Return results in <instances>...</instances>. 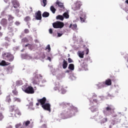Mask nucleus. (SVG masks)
<instances>
[{
	"instance_id": "f257e3e1",
	"label": "nucleus",
	"mask_w": 128,
	"mask_h": 128,
	"mask_svg": "<svg viewBox=\"0 0 128 128\" xmlns=\"http://www.w3.org/2000/svg\"><path fill=\"white\" fill-rule=\"evenodd\" d=\"M52 26L54 28H62L64 26V24L62 22L57 21L52 24Z\"/></svg>"
},
{
	"instance_id": "f03ea898",
	"label": "nucleus",
	"mask_w": 128,
	"mask_h": 128,
	"mask_svg": "<svg viewBox=\"0 0 128 128\" xmlns=\"http://www.w3.org/2000/svg\"><path fill=\"white\" fill-rule=\"evenodd\" d=\"M12 4L13 7L16 8L14 11L16 14H18L20 12V10L17 8H20V2H18V0H13L12 1Z\"/></svg>"
},
{
	"instance_id": "7ed1b4c3",
	"label": "nucleus",
	"mask_w": 128,
	"mask_h": 128,
	"mask_svg": "<svg viewBox=\"0 0 128 128\" xmlns=\"http://www.w3.org/2000/svg\"><path fill=\"white\" fill-rule=\"evenodd\" d=\"M42 108L44 110H48V112H52V110H50V104L48 103H46L43 106H42Z\"/></svg>"
},
{
	"instance_id": "20e7f679",
	"label": "nucleus",
	"mask_w": 128,
	"mask_h": 128,
	"mask_svg": "<svg viewBox=\"0 0 128 128\" xmlns=\"http://www.w3.org/2000/svg\"><path fill=\"white\" fill-rule=\"evenodd\" d=\"M26 94H34V88L30 86H28L25 90H24Z\"/></svg>"
},
{
	"instance_id": "39448f33",
	"label": "nucleus",
	"mask_w": 128,
	"mask_h": 128,
	"mask_svg": "<svg viewBox=\"0 0 128 128\" xmlns=\"http://www.w3.org/2000/svg\"><path fill=\"white\" fill-rule=\"evenodd\" d=\"M78 108L76 107H71L70 109H68L67 111L68 114H74V112H76Z\"/></svg>"
},
{
	"instance_id": "423d86ee",
	"label": "nucleus",
	"mask_w": 128,
	"mask_h": 128,
	"mask_svg": "<svg viewBox=\"0 0 128 128\" xmlns=\"http://www.w3.org/2000/svg\"><path fill=\"white\" fill-rule=\"evenodd\" d=\"M36 18L37 20H42V12L38 10L36 14Z\"/></svg>"
},
{
	"instance_id": "0eeeda50",
	"label": "nucleus",
	"mask_w": 128,
	"mask_h": 128,
	"mask_svg": "<svg viewBox=\"0 0 128 128\" xmlns=\"http://www.w3.org/2000/svg\"><path fill=\"white\" fill-rule=\"evenodd\" d=\"M106 112H114V108L112 105H108V106L105 108Z\"/></svg>"
},
{
	"instance_id": "6e6552de",
	"label": "nucleus",
	"mask_w": 128,
	"mask_h": 128,
	"mask_svg": "<svg viewBox=\"0 0 128 128\" xmlns=\"http://www.w3.org/2000/svg\"><path fill=\"white\" fill-rule=\"evenodd\" d=\"M38 102L40 104L41 106H43L44 104H46V98L44 97L41 99H38Z\"/></svg>"
},
{
	"instance_id": "1a4fd4ad",
	"label": "nucleus",
	"mask_w": 128,
	"mask_h": 128,
	"mask_svg": "<svg viewBox=\"0 0 128 128\" xmlns=\"http://www.w3.org/2000/svg\"><path fill=\"white\" fill-rule=\"evenodd\" d=\"M56 87L54 88V90H62V86H60V83L58 82L56 84Z\"/></svg>"
},
{
	"instance_id": "9d476101",
	"label": "nucleus",
	"mask_w": 128,
	"mask_h": 128,
	"mask_svg": "<svg viewBox=\"0 0 128 128\" xmlns=\"http://www.w3.org/2000/svg\"><path fill=\"white\" fill-rule=\"evenodd\" d=\"M32 82L34 84H38L40 82V79L38 77H34L32 79Z\"/></svg>"
},
{
	"instance_id": "9b49d317",
	"label": "nucleus",
	"mask_w": 128,
	"mask_h": 128,
	"mask_svg": "<svg viewBox=\"0 0 128 128\" xmlns=\"http://www.w3.org/2000/svg\"><path fill=\"white\" fill-rule=\"evenodd\" d=\"M0 24L2 26H6V24H8V20L6 18H2L0 21Z\"/></svg>"
},
{
	"instance_id": "f8f14e48",
	"label": "nucleus",
	"mask_w": 128,
	"mask_h": 128,
	"mask_svg": "<svg viewBox=\"0 0 128 128\" xmlns=\"http://www.w3.org/2000/svg\"><path fill=\"white\" fill-rule=\"evenodd\" d=\"M56 4L60 8H64V3H62V2L57 0L56 2Z\"/></svg>"
},
{
	"instance_id": "ddd939ff",
	"label": "nucleus",
	"mask_w": 128,
	"mask_h": 128,
	"mask_svg": "<svg viewBox=\"0 0 128 128\" xmlns=\"http://www.w3.org/2000/svg\"><path fill=\"white\" fill-rule=\"evenodd\" d=\"M10 52H4L2 54V56L4 60H6L8 56H10Z\"/></svg>"
},
{
	"instance_id": "4468645a",
	"label": "nucleus",
	"mask_w": 128,
	"mask_h": 128,
	"mask_svg": "<svg viewBox=\"0 0 128 128\" xmlns=\"http://www.w3.org/2000/svg\"><path fill=\"white\" fill-rule=\"evenodd\" d=\"M10 63H8V62H6L4 60H2L1 62H0V66H8Z\"/></svg>"
},
{
	"instance_id": "2eb2a0df",
	"label": "nucleus",
	"mask_w": 128,
	"mask_h": 128,
	"mask_svg": "<svg viewBox=\"0 0 128 128\" xmlns=\"http://www.w3.org/2000/svg\"><path fill=\"white\" fill-rule=\"evenodd\" d=\"M104 84L106 86H112V80L108 78L104 82Z\"/></svg>"
},
{
	"instance_id": "dca6fc26",
	"label": "nucleus",
	"mask_w": 128,
	"mask_h": 128,
	"mask_svg": "<svg viewBox=\"0 0 128 128\" xmlns=\"http://www.w3.org/2000/svg\"><path fill=\"white\" fill-rule=\"evenodd\" d=\"M68 62L66 60H64L62 62V68L66 69L68 68Z\"/></svg>"
},
{
	"instance_id": "f3484780",
	"label": "nucleus",
	"mask_w": 128,
	"mask_h": 128,
	"mask_svg": "<svg viewBox=\"0 0 128 128\" xmlns=\"http://www.w3.org/2000/svg\"><path fill=\"white\" fill-rule=\"evenodd\" d=\"M21 115H22V113H20L18 109H16L15 110L14 116H16V118H18V116H21Z\"/></svg>"
},
{
	"instance_id": "a211bd4d",
	"label": "nucleus",
	"mask_w": 128,
	"mask_h": 128,
	"mask_svg": "<svg viewBox=\"0 0 128 128\" xmlns=\"http://www.w3.org/2000/svg\"><path fill=\"white\" fill-rule=\"evenodd\" d=\"M69 28H72V30H76V28H78V25H76V24H70V25Z\"/></svg>"
},
{
	"instance_id": "6ab92c4d",
	"label": "nucleus",
	"mask_w": 128,
	"mask_h": 128,
	"mask_svg": "<svg viewBox=\"0 0 128 128\" xmlns=\"http://www.w3.org/2000/svg\"><path fill=\"white\" fill-rule=\"evenodd\" d=\"M90 110L92 112H98V108L96 106H92L90 108Z\"/></svg>"
},
{
	"instance_id": "aec40b11",
	"label": "nucleus",
	"mask_w": 128,
	"mask_h": 128,
	"mask_svg": "<svg viewBox=\"0 0 128 128\" xmlns=\"http://www.w3.org/2000/svg\"><path fill=\"white\" fill-rule=\"evenodd\" d=\"M14 56L10 54L9 56L8 57V58H7V60H8V62H12L14 60Z\"/></svg>"
},
{
	"instance_id": "412c9836",
	"label": "nucleus",
	"mask_w": 128,
	"mask_h": 128,
	"mask_svg": "<svg viewBox=\"0 0 128 128\" xmlns=\"http://www.w3.org/2000/svg\"><path fill=\"white\" fill-rule=\"evenodd\" d=\"M60 106H62V108H66L68 106H70V104H66V103H64V102H62V103H61L60 104Z\"/></svg>"
},
{
	"instance_id": "4be33fe9",
	"label": "nucleus",
	"mask_w": 128,
	"mask_h": 128,
	"mask_svg": "<svg viewBox=\"0 0 128 128\" xmlns=\"http://www.w3.org/2000/svg\"><path fill=\"white\" fill-rule=\"evenodd\" d=\"M42 16L43 18H48V16H50V13L48 12H44L42 14Z\"/></svg>"
},
{
	"instance_id": "5701e85b",
	"label": "nucleus",
	"mask_w": 128,
	"mask_h": 128,
	"mask_svg": "<svg viewBox=\"0 0 128 128\" xmlns=\"http://www.w3.org/2000/svg\"><path fill=\"white\" fill-rule=\"evenodd\" d=\"M68 68L70 70H74V65L73 64H70Z\"/></svg>"
},
{
	"instance_id": "b1692460",
	"label": "nucleus",
	"mask_w": 128,
	"mask_h": 128,
	"mask_svg": "<svg viewBox=\"0 0 128 128\" xmlns=\"http://www.w3.org/2000/svg\"><path fill=\"white\" fill-rule=\"evenodd\" d=\"M108 122V118H103L102 120H100V124H106Z\"/></svg>"
},
{
	"instance_id": "393cba45",
	"label": "nucleus",
	"mask_w": 128,
	"mask_h": 128,
	"mask_svg": "<svg viewBox=\"0 0 128 128\" xmlns=\"http://www.w3.org/2000/svg\"><path fill=\"white\" fill-rule=\"evenodd\" d=\"M82 4H80V2H78L76 3V8L74 9V10H80Z\"/></svg>"
},
{
	"instance_id": "a878e982",
	"label": "nucleus",
	"mask_w": 128,
	"mask_h": 128,
	"mask_svg": "<svg viewBox=\"0 0 128 128\" xmlns=\"http://www.w3.org/2000/svg\"><path fill=\"white\" fill-rule=\"evenodd\" d=\"M80 20L81 22H84L86 21V15H82V16H80Z\"/></svg>"
},
{
	"instance_id": "bb28decb",
	"label": "nucleus",
	"mask_w": 128,
	"mask_h": 128,
	"mask_svg": "<svg viewBox=\"0 0 128 128\" xmlns=\"http://www.w3.org/2000/svg\"><path fill=\"white\" fill-rule=\"evenodd\" d=\"M97 86L98 88H102L104 86V83H98L97 84Z\"/></svg>"
},
{
	"instance_id": "cd10ccee",
	"label": "nucleus",
	"mask_w": 128,
	"mask_h": 128,
	"mask_svg": "<svg viewBox=\"0 0 128 128\" xmlns=\"http://www.w3.org/2000/svg\"><path fill=\"white\" fill-rule=\"evenodd\" d=\"M50 10L52 12V14H56V9L54 6L50 7Z\"/></svg>"
},
{
	"instance_id": "c85d7f7f",
	"label": "nucleus",
	"mask_w": 128,
	"mask_h": 128,
	"mask_svg": "<svg viewBox=\"0 0 128 128\" xmlns=\"http://www.w3.org/2000/svg\"><path fill=\"white\" fill-rule=\"evenodd\" d=\"M56 20H64V16L61 15H58L56 17Z\"/></svg>"
},
{
	"instance_id": "c756f323",
	"label": "nucleus",
	"mask_w": 128,
	"mask_h": 128,
	"mask_svg": "<svg viewBox=\"0 0 128 128\" xmlns=\"http://www.w3.org/2000/svg\"><path fill=\"white\" fill-rule=\"evenodd\" d=\"M13 102H20V99L18 98H14L12 99Z\"/></svg>"
},
{
	"instance_id": "7c9ffc66",
	"label": "nucleus",
	"mask_w": 128,
	"mask_h": 128,
	"mask_svg": "<svg viewBox=\"0 0 128 128\" xmlns=\"http://www.w3.org/2000/svg\"><path fill=\"white\" fill-rule=\"evenodd\" d=\"M51 50L52 49L50 48V44H48L45 48V50H46L48 52H50Z\"/></svg>"
},
{
	"instance_id": "2f4dec72",
	"label": "nucleus",
	"mask_w": 128,
	"mask_h": 128,
	"mask_svg": "<svg viewBox=\"0 0 128 128\" xmlns=\"http://www.w3.org/2000/svg\"><path fill=\"white\" fill-rule=\"evenodd\" d=\"M63 17L65 18H70V15L68 12H65L63 14Z\"/></svg>"
},
{
	"instance_id": "473e14b6",
	"label": "nucleus",
	"mask_w": 128,
	"mask_h": 128,
	"mask_svg": "<svg viewBox=\"0 0 128 128\" xmlns=\"http://www.w3.org/2000/svg\"><path fill=\"white\" fill-rule=\"evenodd\" d=\"M30 124V121L27 120L26 122H24L23 126H28V124Z\"/></svg>"
},
{
	"instance_id": "72a5a7b5",
	"label": "nucleus",
	"mask_w": 128,
	"mask_h": 128,
	"mask_svg": "<svg viewBox=\"0 0 128 128\" xmlns=\"http://www.w3.org/2000/svg\"><path fill=\"white\" fill-rule=\"evenodd\" d=\"M14 18V16H12V15H9L8 18V22H13Z\"/></svg>"
},
{
	"instance_id": "f704fd0d",
	"label": "nucleus",
	"mask_w": 128,
	"mask_h": 128,
	"mask_svg": "<svg viewBox=\"0 0 128 128\" xmlns=\"http://www.w3.org/2000/svg\"><path fill=\"white\" fill-rule=\"evenodd\" d=\"M16 84L18 86H22V80H18V81H16Z\"/></svg>"
},
{
	"instance_id": "c9c22d12",
	"label": "nucleus",
	"mask_w": 128,
	"mask_h": 128,
	"mask_svg": "<svg viewBox=\"0 0 128 128\" xmlns=\"http://www.w3.org/2000/svg\"><path fill=\"white\" fill-rule=\"evenodd\" d=\"M6 102H12V99H10V95L6 96Z\"/></svg>"
},
{
	"instance_id": "e433bc0d",
	"label": "nucleus",
	"mask_w": 128,
	"mask_h": 128,
	"mask_svg": "<svg viewBox=\"0 0 128 128\" xmlns=\"http://www.w3.org/2000/svg\"><path fill=\"white\" fill-rule=\"evenodd\" d=\"M84 52H80L78 53V56H80V58H84Z\"/></svg>"
},
{
	"instance_id": "4c0bfd02",
	"label": "nucleus",
	"mask_w": 128,
	"mask_h": 128,
	"mask_svg": "<svg viewBox=\"0 0 128 128\" xmlns=\"http://www.w3.org/2000/svg\"><path fill=\"white\" fill-rule=\"evenodd\" d=\"M24 20L25 22H30V16H26L24 18Z\"/></svg>"
},
{
	"instance_id": "58836bf2",
	"label": "nucleus",
	"mask_w": 128,
	"mask_h": 128,
	"mask_svg": "<svg viewBox=\"0 0 128 128\" xmlns=\"http://www.w3.org/2000/svg\"><path fill=\"white\" fill-rule=\"evenodd\" d=\"M14 106H11L10 108V112H14Z\"/></svg>"
},
{
	"instance_id": "ea45409f",
	"label": "nucleus",
	"mask_w": 128,
	"mask_h": 128,
	"mask_svg": "<svg viewBox=\"0 0 128 128\" xmlns=\"http://www.w3.org/2000/svg\"><path fill=\"white\" fill-rule=\"evenodd\" d=\"M12 92L14 94V96H18V92L16 90V89H14L12 91Z\"/></svg>"
},
{
	"instance_id": "a19ab883",
	"label": "nucleus",
	"mask_w": 128,
	"mask_h": 128,
	"mask_svg": "<svg viewBox=\"0 0 128 128\" xmlns=\"http://www.w3.org/2000/svg\"><path fill=\"white\" fill-rule=\"evenodd\" d=\"M68 62L69 64H70L72 62H74V60L70 58H68Z\"/></svg>"
},
{
	"instance_id": "79ce46f5",
	"label": "nucleus",
	"mask_w": 128,
	"mask_h": 128,
	"mask_svg": "<svg viewBox=\"0 0 128 128\" xmlns=\"http://www.w3.org/2000/svg\"><path fill=\"white\" fill-rule=\"evenodd\" d=\"M22 42H28V40L26 38H24L22 39Z\"/></svg>"
},
{
	"instance_id": "37998d69",
	"label": "nucleus",
	"mask_w": 128,
	"mask_h": 128,
	"mask_svg": "<svg viewBox=\"0 0 128 128\" xmlns=\"http://www.w3.org/2000/svg\"><path fill=\"white\" fill-rule=\"evenodd\" d=\"M58 38H60V36H62V32H61L60 33V32H58Z\"/></svg>"
},
{
	"instance_id": "c03bdc74",
	"label": "nucleus",
	"mask_w": 128,
	"mask_h": 128,
	"mask_svg": "<svg viewBox=\"0 0 128 128\" xmlns=\"http://www.w3.org/2000/svg\"><path fill=\"white\" fill-rule=\"evenodd\" d=\"M42 3L44 4V6H46V0H42Z\"/></svg>"
},
{
	"instance_id": "a18cd8bd",
	"label": "nucleus",
	"mask_w": 128,
	"mask_h": 128,
	"mask_svg": "<svg viewBox=\"0 0 128 128\" xmlns=\"http://www.w3.org/2000/svg\"><path fill=\"white\" fill-rule=\"evenodd\" d=\"M4 118V115L2 112H0V120H2Z\"/></svg>"
},
{
	"instance_id": "49530a36",
	"label": "nucleus",
	"mask_w": 128,
	"mask_h": 128,
	"mask_svg": "<svg viewBox=\"0 0 128 128\" xmlns=\"http://www.w3.org/2000/svg\"><path fill=\"white\" fill-rule=\"evenodd\" d=\"M24 34H28V32H30V30H28V29H25L24 30Z\"/></svg>"
},
{
	"instance_id": "de8ad7c7",
	"label": "nucleus",
	"mask_w": 128,
	"mask_h": 128,
	"mask_svg": "<svg viewBox=\"0 0 128 128\" xmlns=\"http://www.w3.org/2000/svg\"><path fill=\"white\" fill-rule=\"evenodd\" d=\"M8 30H10V32L14 31V28L10 26L8 27Z\"/></svg>"
},
{
	"instance_id": "09e8293b",
	"label": "nucleus",
	"mask_w": 128,
	"mask_h": 128,
	"mask_svg": "<svg viewBox=\"0 0 128 128\" xmlns=\"http://www.w3.org/2000/svg\"><path fill=\"white\" fill-rule=\"evenodd\" d=\"M15 24L16 26H20V22L18 21H16L15 22Z\"/></svg>"
},
{
	"instance_id": "8fccbe9b",
	"label": "nucleus",
	"mask_w": 128,
	"mask_h": 128,
	"mask_svg": "<svg viewBox=\"0 0 128 128\" xmlns=\"http://www.w3.org/2000/svg\"><path fill=\"white\" fill-rule=\"evenodd\" d=\"M14 24V21H12L9 23V26H12Z\"/></svg>"
},
{
	"instance_id": "3c124183",
	"label": "nucleus",
	"mask_w": 128,
	"mask_h": 128,
	"mask_svg": "<svg viewBox=\"0 0 128 128\" xmlns=\"http://www.w3.org/2000/svg\"><path fill=\"white\" fill-rule=\"evenodd\" d=\"M20 126H22V124H17L16 126V128H20Z\"/></svg>"
},
{
	"instance_id": "603ef678",
	"label": "nucleus",
	"mask_w": 128,
	"mask_h": 128,
	"mask_svg": "<svg viewBox=\"0 0 128 128\" xmlns=\"http://www.w3.org/2000/svg\"><path fill=\"white\" fill-rule=\"evenodd\" d=\"M86 54H88V52H89L88 48H86Z\"/></svg>"
},
{
	"instance_id": "864d4df0",
	"label": "nucleus",
	"mask_w": 128,
	"mask_h": 128,
	"mask_svg": "<svg viewBox=\"0 0 128 128\" xmlns=\"http://www.w3.org/2000/svg\"><path fill=\"white\" fill-rule=\"evenodd\" d=\"M49 32H50V34H52V29L50 28L49 30Z\"/></svg>"
},
{
	"instance_id": "5fc2aeb1",
	"label": "nucleus",
	"mask_w": 128,
	"mask_h": 128,
	"mask_svg": "<svg viewBox=\"0 0 128 128\" xmlns=\"http://www.w3.org/2000/svg\"><path fill=\"white\" fill-rule=\"evenodd\" d=\"M48 60H50V62H52V58H50V57H48Z\"/></svg>"
},
{
	"instance_id": "6e6d98bb",
	"label": "nucleus",
	"mask_w": 128,
	"mask_h": 128,
	"mask_svg": "<svg viewBox=\"0 0 128 128\" xmlns=\"http://www.w3.org/2000/svg\"><path fill=\"white\" fill-rule=\"evenodd\" d=\"M2 36H4V34H2V32H0V38H2Z\"/></svg>"
},
{
	"instance_id": "4d7b16f0",
	"label": "nucleus",
	"mask_w": 128,
	"mask_h": 128,
	"mask_svg": "<svg viewBox=\"0 0 128 128\" xmlns=\"http://www.w3.org/2000/svg\"><path fill=\"white\" fill-rule=\"evenodd\" d=\"M30 46V44H28L25 45L24 47H25V48H26V46Z\"/></svg>"
},
{
	"instance_id": "13d9d810",
	"label": "nucleus",
	"mask_w": 128,
	"mask_h": 128,
	"mask_svg": "<svg viewBox=\"0 0 128 128\" xmlns=\"http://www.w3.org/2000/svg\"><path fill=\"white\" fill-rule=\"evenodd\" d=\"M93 102H97L98 100H96V99H94V100H93Z\"/></svg>"
},
{
	"instance_id": "bf43d9fd",
	"label": "nucleus",
	"mask_w": 128,
	"mask_h": 128,
	"mask_svg": "<svg viewBox=\"0 0 128 128\" xmlns=\"http://www.w3.org/2000/svg\"><path fill=\"white\" fill-rule=\"evenodd\" d=\"M112 124L114 126V124H115L114 120H112Z\"/></svg>"
},
{
	"instance_id": "052dcab7",
	"label": "nucleus",
	"mask_w": 128,
	"mask_h": 128,
	"mask_svg": "<svg viewBox=\"0 0 128 128\" xmlns=\"http://www.w3.org/2000/svg\"><path fill=\"white\" fill-rule=\"evenodd\" d=\"M4 2H8V0H4Z\"/></svg>"
},
{
	"instance_id": "680f3d73",
	"label": "nucleus",
	"mask_w": 128,
	"mask_h": 128,
	"mask_svg": "<svg viewBox=\"0 0 128 128\" xmlns=\"http://www.w3.org/2000/svg\"><path fill=\"white\" fill-rule=\"evenodd\" d=\"M36 106H40V102L36 104Z\"/></svg>"
},
{
	"instance_id": "e2e57ef3",
	"label": "nucleus",
	"mask_w": 128,
	"mask_h": 128,
	"mask_svg": "<svg viewBox=\"0 0 128 128\" xmlns=\"http://www.w3.org/2000/svg\"><path fill=\"white\" fill-rule=\"evenodd\" d=\"M93 98H96V94L94 95Z\"/></svg>"
},
{
	"instance_id": "0e129e2a",
	"label": "nucleus",
	"mask_w": 128,
	"mask_h": 128,
	"mask_svg": "<svg viewBox=\"0 0 128 128\" xmlns=\"http://www.w3.org/2000/svg\"><path fill=\"white\" fill-rule=\"evenodd\" d=\"M126 4H128V0H126Z\"/></svg>"
},
{
	"instance_id": "69168bd1",
	"label": "nucleus",
	"mask_w": 128,
	"mask_h": 128,
	"mask_svg": "<svg viewBox=\"0 0 128 128\" xmlns=\"http://www.w3.org/2000/svg\"><path fill=\"white\" fill-rule=\"evenodd\" d=\"M30 8V12H32V8Z\"/></svg>"
},
{
	"instance_id": "338daca9",
	"label": "nucleus",
	"mask_w": 128,
	"mask_h": 128,
	"mask_svg": "<svg viewBox=\"0 0 128 128\" xmlns=\"http://www.w3.org/2000/svg\"><path fill=\"white\" fill-rule=\"evenodd\" d=\"M113 82H116V79H113Z\"/></svg>"
},
{
	"instance_id": "774afa93",
	"label": "nucleus",
	"mask_w": 128,
	"mask_h": 128,
	"mask_svg": "<svg viewBox=\"0 0 128 128\" xmlns=\"http://www.w3.org/2000/svg\"><path fill=\"white\" fill-rule=\"evenodd\" d=\"M2 30V27L0 26V30Z\"/></svg>"
}]
</instances>
